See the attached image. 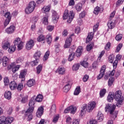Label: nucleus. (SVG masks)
I'll list each match as a JSON object with an SVG mask.
<instances>
[{
  "label": "nucleus",
  "instance_id": "nucleus-35",
  "mask_svg": "<svg viewBox=\"0 0 124 124\" xmlns=\"http://www.w3.org/2000/svg\"><path fill=\"white\" fill-rule=\"evenodd\" d=\"M74 58H75V53L73 52L69 55L68 60L70 62H71L73 60H74Z\"/></svg>",
  "mask_w": 124,
  "mask_h": 124
},
{
  "label": "nucleus",
  "instance_id": "nucleus-27",
  "mask_svg": "<svg viewBox=\"0 0 124 124\" xmlns=\"http://www.w3.org/2000/svg\"><path fill=\"white\" fill-rule=\"evenodd\" d=\"M12 93L10 91H6L4 94V97L5 99H7V100H10L12 98Z\"/></svg>",
  "mask_w": 124,
  "mask_h": 124
},
{
  "label": "nucleus",
  "instance_id": "nucleus-28",
  "mask_svg": "<svg viewBox=\"0 0 124 124\" xmlns=\"http://www.w3.org/2000/svg\"><path fill=\"white\" fill-rule=\"evenodd\" d=\"M43 100V96L41 94H39L35 98V102L41 103Z\"/></svg>",
  "mask_w": 124,
  "mask_h": 124
},
{
  "label": "nucleus",
  "instance_id": "nucleus-22",
  "mask_svg": "<svg viewBox=\"0 0 124 124\" xmlns=\"http://www.w3.org/2000/svg\"><path fill=\"white\" fill-rule=\"evenodd\" d=\"M46 42L48 44H50L52 42L53 38L51 33H48L46 36Z\"/></svg>",
  "mask_w": 124,
  "mask_h": 124
},
{
  "label": "nucleus",
  "instance_id": "nucleus-15",
  "mask_svg": "<svg viewBox=\"0 0 124 124\" xmlns=\"http://www.w3.org/2000/svg\"><path fill=\"white\" fill-rule=\"evenodd\" d=\"M2 47L4 50H7L8 49V52H9V49L11 46V43L8 40H4L2 44Z\"/></svg>",
  "mask_w": 124,
  "mask_h": 124
},
{
  "label": "nucleus",
  "instance_id": "nucleus-53",
  "mask_svg": "<svg viewBox=\"0 0 124 124\" xmlns=\"http://www.w3.org/2000/svg\"><path fill=\"white\" fill-rule=\"evenodd\" d=\"M30 64L32 65V66H34V65H37L38 62L37 59H35L34 61H31V62H30Z\"/></svg>",
  "mask_w": 124,
  "mask_h": 124
},
{
  "label": "nucleus",
  "instance_id": "nucleus-25",
  "mask_svg": "<svg viewBox=\"0 0 124 124\" xmlns=\"http://www.w3.org/2000/svg\"><path fill=\"white\" fill-rule=\"evenodd\" d=\"M95 106L96 103H95V102H92V103H90V104L88 105V109L89 110H93V108H94Z\"/></svg>",
  "mask_w": 124,
  "mask_h": 124
},
{
  "label": "nucleus",
  "instance_id": "nucleus-44",
  "mask_svg": "<svg viewBox=\"0 0 124 124\" xmlns=\"http://www.w3.org/2000/svg\"><path fill=\"white\" fill-rule=\"evenodd\" d=\"M4 16L7 19H9L10 23L12 18L10 12H6L4 14Z\"/></svg>",
  "mask_w": 124,
  "mask_h": 124
},
{
  "label": "nucleus",
  "instance_id": "nucleus-2",
  "mask_svg": "<svg viewBox=\"0 0 124 124\" xmlns=\"http://www.w3.org/2000/svg\"><path fill=\"white\" fill-rule=\"evenodd\" d=\"M14 45H11V47H10L8 49L9 53H13V52L16 50V46H17V49H18V50H21V49H23V42L22 41L20 37H16L14 41Z\"/></svg>",
  "mask_w": 124,
  "mask_h": 124
},
{
  "label": "nucleus",
  "instance_id": "nucleus-64",
  "mask_svg": "<svg viewBox=\"0 0 124 124\" xmlns=\"http://www.w3.org/2000/svg\"><path fill=\"white\" fill-rule=\"evenodd\" d=\"M90 124H97V121L95 119H92L90 120Z\"/></svg>",
  "mask_w": 124,
  "mask_h": 124
},
{
  "label": "nucleus",
  "instance_id": "nucleus-17",
  "mask_svg": "<svg viewBox=\"0 0 124 124\" xmlns=\"http://www.w3.org/2000/svg\"><path fill=\"white\" fill-rule=\"evenodd\" d=\"M41 55L42 52L41 51H40L39 50L36 51L33 55V57L34 58V59H36L37 60V64H38V62L40 61V59L41 58Z\"/></svg>",
  "mask_w": 124,
  "mask_h": 124
},
{
  "label": "nucleus",
  "instance_id": "nucleus-61",
  "mask_svg": "<svg viewBox=\"0 0 124 124\" xmlns=\"http://www.w3.org/2000/svg\"><path fill=\"white\" fill-rule=\"evenodd\" d=\"M10 23V20L9 19H6V20L4 21V26L5 27H7V26H8V25H9Z\"/></svg>",
  "mask_w": 124,
  "mask_h": 124
},
{
  "label": "nucleus",
  "instance_id": "nucleus-52",
  "mask_svg": "<svg viewBox=\"0 0 124 124\" xmlns=\"http://www.w3.org/2000/svg\"><path fill=\"white\" fill-rule=\"evenodd\" d=\"M23 83L21 82V83H19V84L16 86V89L18 90V91H21L22 89H23Z\"/></svg>",
  "mask_w": 124,
  "mask_h": 124
},
{
  "label": "nucleus",
  "instance_id": "nucleus-58",
  "mask_svg": "<svg viewBox=\"0 0 124 124\" xmlns=\"http://www.w3.org/2000/svg\"><path fill=\"white\" fill-rule=\"evenodd\" d=\"M4 84L5 85V86H6V85H8V84H9V79L8 78H7V77H5V78H4Z\"/></svg>",
  "mask_w": 124,
  "mask_h": 124
},
{
  "label": "nucleus",
  "instance_id": "nucleus-32",
  "mask_svg": "<svg viewBox=\"0 0 124 124\" xmlns=\"http://www.w3.org/2000/svg\"><path fill=\"white\" fill-rule=\"evenodd\" d=\"M35 83V81L34 79H29V80L27 81V85L29 87H32V86H34Z\"/></svg>",
  "mask_w": 124,
  "mask_h": 124
},
{
  "label": "nucleus",
  "instance_id": "nucleus-18",
  "mask_svg": "<svg viewBox=\"0 0 124 124\" xmlns=\"http://www.w3.org/2000/svg\"><path fill=\"white\" fill-rule=\"evenodd\" d=\"M44 111V107H40L37 109V111L36 113L37 117L40 118L42 116Z\"/></svg>",
  "mask_w": 124,
  "mask_h": 124
},
{
  "label": "nucleus",
  "instance_id": "nucleus-19",
  "mask_svg": "<svg viewBox=\"0 0 124 124\" xmlns=\"http://www.w3.org/2000/svg\"><path fill=\"white\" fill-rule=\"evenodd\" d=\"M16 27L13 25L10 26L8 28L6 29L5 31L7 33H13L16 30Z\"/></svg>",
  "mask_w": 124,
  "mask_h": 124
},
{
  "label": "nucleus",
  "instance_id": "nucleus-6",
  "mask_svg": "<svg viewBox=\"0 0 124 124\" xmlns=\"http://www.w3.org/2000/svg\"><path fill=\"white\" fill-rule=\"evenodd\" d=\"M50 9L51 7L50 5H45L42 9V12L46 14L42 19V22L45 25H48V13L49 12Z\"/></svg>",
  "mask_w": 124,
  "mask_h": 124
},
{
  "label": "nucleus",
  "instance_id": "nucleus-60",
  "mask_svg": "<svg viewBox=\"0 0 124 124\" xmlns=\"http://www.w3.org/2000/svg\"><path fill=\"white\" fill-rule=\"evenodd\" d=\"M89 78V76H88V75H85V76H84V77L82 78L83 81L84 82H86V81H88Z\"/></svg>",
  "mask_w": 124,
  "mask_h": 124
},
{
  "label": "nucleus",
  "instance_id": "nucleus-5",
  "mask_svg": "<svg viewBox=\"0 0 124 124\" xmlns=\"http://www.w3.org/2000/svg\"><path fill=\"white\" fill-rule=\"evenodd\" d=\"M75 16V13L73 10H71L69 11L68 10L66 9L64 11V14L63 15V19H67V22L68 23H71Z\"/></svg>",
  "mask_w": 124,
  "mask_h": 124
},
{
  "label": "nucleus",
  "instance_id": "nucleus-48",
  "mask_svg": "<svg viewBox=\"0 0 124 124\" xmlns=\"http://www.w3.org/2000/svg\"><path fill=\"white\" fill-rule=\"evenodd\" d=\"M93 45L94 44L93 43H90V44H88V45H87V51H90L91 50H92V49H93Z\"/></svg>",
  "mask_w": 124,
  "mask_h": 124
},
{
  "label": "nucleus",
  "instance_id": "nucleus-42",
  "mask_svg": "<svg viewBox=\"0 0 124 124\" xmlns=\"http://www.w3.org/2000/svg\"><path fill=\"white\" fill-rule=\"evenodd\" d=\"M123 46V43H119L116 47L115 52H119L120 50L122 49Z\"/></svg>",
  "mask_w": 124,
  "mask_h": 124
},
{
  "label": "nucleus",
  "instance_id": "nucleus-30",
  "mask_svg": "<svg viewBox=\"0 0 124 124\" xmlns=\"http://www.w3.org/2000/svg\"><path fill=\"white\" fill-rule=\"evenodd\" d=\"M43 65L42 64H38L37 66H36V73L37 74H40L41 73L42 69H43Z\"/></svg>",
  "mask_w": 124,
  "mask_h": 124
},
{
  "label": "nucleus",
  "instance_id": "nucleus-39",
  "mask_svg": "<svg viewBox=\"0 0 124 124\" xmlns=\"http://www.w3.org/2000/svg\"><path fill=\"white\" fill-rule=\"evenodd\" d=\"M45 39H46L45 36L43 34H40L37 37V41L39 42L43 41L44 40H45Z\"/></svg>",
  "mask_w": 124,
  "mask_h": 124
},
{
  "label": "nucleus",
  "instance_id": "nucleus-33",
  "mask_svg": "<svg viewBox=\"0 0 124 124\" xmlns=\"http://www.w3.org/2000/svg\"><path fill=\"white\" fill-rule=\"evenodd\" d=\"M57 72L59 74H64L65 72V68H64V67H58Z\"/></svg>",
  "mask_w": 124,
  "mask_h": 124
},
{
  "label": "nucleus",
  "instance_id": "nucleus-38",
  "mask_svg": "<svg viewBox=\"0 0 124 124\" xmlns=\"http://www.w3.org/2000/svg\"><path fill=\"white\" fill-rule=\"evenodd\" d=\"M81 92V88L80 86H78L77 88H76L74 94L75 95H79V93H80Z\"/></svg>",
  "mask_w": 124,
  "mask_h": 124
},
{
  "label": "nucleus",
  "instance_id": "nucleus-31",
  "mask_svg": "<svg viewBox=\"0 0 124 124\" xmlns=\"http://www.w3.org/2000/svg\"><path fill=\"white\" fill-rule=\"evenodd\" d=\"M114 94H112V93L108 94V98H107L108 102L109 103H111L112 102H113L114 100Z\"/></svg>",
  "mask_w": 124,
  "mask_h": 124
},
{
  "label": "nucleus",
  "instance_id": "nucleus-12",
  "mask_svg": "<svg viewBox=\"0 0 124 124\" xmlns=\"http://www.w3.org/2000/svg\"><path fill=\"white\" fill-rule=\"evenodd\" d=\"M27 73V71L26 69H22L20 70V73L19 75V78H21V82L23 84V82L25 81V77Z\"/></svg>",
  "mask_w": 124,
  "mask_h": 124
},
{
  "label": "nucleus",
  "instance_id": "nucleus-41",
  "mask_svg": "<svg viewBox=\"0 0 124 124\" xmlns=\"http://www.w3.org/2000/svg\"><path fill=\"white\" fill-rule=\"evenodd\" d=\"M80 64L81 65H83L84 67H88V66L89 65V63L87 61H82L81 62Z\"/></svg>",
  "mask_w": 124,
  "mask_h": 124
},
{
  "label": "nucleus",
  "instance_id": "nucleus-36",
  "mask_svg": "<svg viewBox=\"0 0 124 124\" xmlns=\"http://www.w3.org/2000/svg\"><path fill=\"white\" fill-rule=\"evenodd\" d=\"M49 54H50V51L47 50L46 52L43 57V61H44V62H46V61H47V59H48Z\"/></svg>",
  "mask_w": 124,
  "mask_h": 124
},
{
  "label": "nucleus",
  "instance_id": "nucleus-55",
  "mask_svg": "<svg viewBox=\"0 0 124 124\" xmlns=\"http://www.w3.org/2000/svg\"><path fill=\"white\" fill-rule=\"evenodd\" d=\"M110 46H111L110 42H107L106 46H105V48L106 49V50H107V51H108L110 49Z\"/></svg>",
  "mask_w": 124,
  "mask_h": 124
},
{
  "label": "nucleus",
  "instance_id": "nucleus-50",
  "mask_svg": "<svg viewBox=\"0 0 124 124\" xmlns=\"http://www.w3.org/2000/svg\"><path fill=\"white\" fill-rule=\"evenodd\" d=\"M123 36V35L122 34H117L115 36V39L117 40V41H120L121 39H122Z\"/></svg>",
  "mask_w": 124,
  "mask_h": 124
},
{
  "label": "nucleus",
  "instance_id": "nucleus-51",
  "mask_svg": "<svg viewBox=\"0 0 124 124\" xmlns=\"http://www.w3.org/2000/svg\"><path fill=\"white\" fill-rule=\"evenodd\" d=\"M80 66V63H75L73 66V70H78L79 69V67Z\"/></svg>",
  "mask_w": 124,
  "mask_h": 124
},
{
  "label": "nucleus",
  "instance_id": "nucleus-21",
  "mask_svg": "<svg viewBox=\"0 0 124 124\" xmlns=\"http://www.w3.org/2000/svg\"><path fill=\"white\" fill-rule=\"evenodd\" d=\"M115 26H116L115 22H113V21H112L111 19H110L108 21V29H114Z\"/></svg>",
  "mask_w": 124,
  "mask_h": 124
},
{
  "label": "nucleus",
  "instance_id": "nucleus-10",
  "mask_svg": "<svg viewBox=\"0 0 124 124\" xmlns=\"http://www.w3.org/2000/svg\"><path fill=\"white\" fill-rule=\"evenodd\" d=\"M15 62H12L11 64H9V65H8V69H11V68H13V72L15 73V72H16L17 70H18L20 67V65L19 64H17L16 66H15Z\"/></svg>",
  "mask_w": 124,
  "mask_h": 124
},
{
  "label": "nucleus",
  "instance_id": "nucleus-59",
  "mask_svg": "<svg viewBox=\"0 0 124 124\" xmlns=\"http://www.w3.org/2000/svg\"><path fill=\"white\" fill-rule=\"evenodd\" d=\"M124 1V0H118L116 2V6H119L121 4H122Z\"/></svg>",
  "mask_w": 124,
  "mask_h": 124
},
{
  "label": "nucleus",
  "instance_id": "nucleus-43",
  "mask_svg": "<svg viewBox=\"0 0 124 124\" xmlns=\"http://www.w3.org/2000/svg\"><path fill=\"white\" fill-rule=\"evenodd\" d=\"M100 9L101 8L100 7H99V6H96V7H95L93 11L94 14H95L96 15H98L100 11Z\"/></svg>",
  "mask_w": 124,
  "mask_h": 124
},
{
  "label": "nucleus",
  "instance_id": "nucleus-24",
  "mask_svg": "<svg viewBox=\"0 0 124 124\" xmlns=\"http://www.w3.org/2000/svg\"><path fill=\"white\" fill-rule=\"evenodd\" d=\"M9 61V58L6 56L3 57L2 58V62L3 66H6L7 65H8Z\"/></svg>",
  "mask_w": 124,
  "mask_h": 124
},
{
  "label": "nucleus",
  "instance_id": "nucleus-3",
  "mask_svg": "<svg viewBox=\"0 0 124 124\" xmlns=\"http://www.w3.org/2000/svg\"><path fill=\"white\" fill-rule=\"evenodd\" d=\"M114 99L116 101V106L118 108H121L123 106L124 102V97L122 96V91L118 90L114 94Z\"/></svg>",
  "mask_w": 124,
  "mask_h": 124
},
{
  "label": "nucleus",
  "instance_id": "nucleus-8",
  "mask_svg": "<svg viewBox=\"0 0 124 124\" xmlns=\"http://www.w3.org/2000/svg\"><path fill=\"white\" fill-rule=\"evenodd\" d=\"M13 117L11 116H8V117H5V116H0V124H11L14 121Z\"/></svg>",
  "mask_w": 124,
  "mask_h": 124
},
{
  "label": "nucleus",
  "instance_id": "nucleus-49",
  "mask_svg": "<svg viewBox=\"0 0 124 124\" xmlns=\"http://www.w3.org/2000/svg\"><path fill=\"white\" fill-rule=\"evenodd\" d=\"M77 109V108L76 107H70V111L71 113H72L73 114H74L76 112V110Z\"/></svg>",
  "mask_w": 124,
  "mask_h": 124
},
{
  "label": "nucleus",
  "instance_id": "nucleus-13",
  "mask_svg": "<svg viewBox=\"0 0 124 124\" xmlns=\"http://www.w3.org/2000/svg\"><path fill=\"white\" fill-rule=\"evenodd\" d=\"M106 69V65H102L100 70L99 75H98V76L97 77V79H101V78L103 77L104 75H105V74Z\"/></svg>",
  "mask_w": 124,
  "mask_h": 124
},
{
  "label": "nucleus",
  "instance_id": "nucleus-54",
  "mask_svg": "<svg viewBox=\"0 0 124 124\" xmlns=\"http://www.w3.org/2000/svg\"><path fill=\"white\" fill-rule=\"evenodd\" d=\"M98 66V62L97 61H94L93 63V67L94 69L97 68Z\"/></svg>",
  "mask_w": 124,
  "mask_h": 124
},
{
  "label": "nucleus",
  "instance_id": "nucleus-11",
  "mask_svg": "<svg viewBox=\"0 0 124 124\" xmlns=\"http://www.w3.org/2000/svg\"><path fill=\"white\" fill-rule=\"evenodd\" d=\"M74 34H71L69 37H67L65 41L64 47L65 48H69L71 45V42L72 41V36Z\"/></svg>",
  "mask_w": 124,
  "mask_h": 124
},
{
  "label": "nucleus",
  "instance_id": "nucleus-20",
  "mask_svg": "<svg viewBox=\"0 0 124 124\" xmlns=\"http://www.w3.org/2000/svg\"><path fill=\"white\" fill-rule=\"evenodd\" d=\"M83 51V47L82 46H79L78 48L77 49V51L76 52V56H77V57H80Z\"/></svg>",
  "mask_w": 124,
  "mask_h": 124
},
{
  "label": "nucleus",
  "instance_id": "nucleus-1",
  "mask_svg": "<svg viewBox=\"0 0 124 124\" xmlns=\"http://www.w3.org/2000/svg\"><path fill=\"white\" fill-rule=\"evenodd\" d=\"M35 102V96L32 97V98H31L29 101V108L24 113V119H26L28 121H31V120H32L33 119L32 113L34 110Z\"/></svg>",
  "mask_w": 124,
  "mask_h": 124
},
{
  "label": "nucleus",
  "instance_id": "nucleus-45",
  "mask_svg": "<svg viewBox=\"0 0 124 124\" xmlns=\"http://www.w3.org/2000/svg\"><path fill=\"white\" fill-rule=\"evenodd\" d=\"M23 61L24 58H23V57H19V58H17V59H16V63H21L23 62Z\"/></svg>",
  "mask_w": 124,
  "mask_h": 124
},
{
  "label": "nucleus",
  "instance_id": "nucleus-37",
  "mask_svg": "<svg viewBox=\"0 0 124 124\" xmlns=\"http://www.w3.org/2000/svg\"><path fill=\"white\" fill-rule=\"evenodd\" d=\"M82 8V4L81 2H79L76 5V9L77 11H81Z\"/></svg>",
  "mask_w": 124,
  "mask_h": 124
},
{
  "label": "nucleus",
  "instance_id": "nucleus-46",
  "mask_svg": "<svg viewBox=\"0 0 124 124\" xmlns=\"http://www.w3.org/2000/svg\"><path fill=\"white\" fill-rule=\"evenodd\" d=\"M114 80V78H110L108 79V85L109 87H111V86H112Z\"/></svg>",
  "mask_w": 124,
  "mask_h": 124
},
{
  "label": "nucleus",
  "instance_id": "nucleus-16",
  "mask_svg": "<svg viewBox=\"0 0 124 124\" xmlns=\"http://www.w3.org/2000/svg\"><path fill=\"white\" fill-rule=\"evenodd\" d=\"M34 45V40H33L32 39H30L27 42V43H26V49H27L28 50H30L33 47Z\"/></svg>",
  "mask_w": 124,
  "mask_h": 124
},
{
  "label": "nucleus",
  "instance_id": "nucleus-63",
  "mask_svg": "<svg viewBox=\"0 0 124 124\" xmlns=\"http://www.w3.org/2000/svg\"><path fill=\"white\" fill-rule=\"evenodd\" d=\"M86 15V12L85 11H82L81 13L79 14V17L80 18H83L85 17Z\"/></svg>",
  "mask_w": 124,
  "mask_h": 124
},
{
  "label": "nucleus",
  "instance_id": "nucleus-29",
  "mask_svg": "<svg viewBox=\"0 0 124 124\" xmlns=\"http://www.w3.org/2000/svg\"><path fill=\"white\" fill-rule=\"evenodd\" d=\"M70 88H71V85H70V83H67L65 85V86L63 88V92H65V93H67V92L70 90Z\"/></svg>",
  "mask_w": 124,
  "mask_h": 124
},
{
  "label": "nucleus",
  "instance_id": "nucleus-26",
  "mask_svg": "<svg viewBox=\"0 0 124 124\" xmlns=\"http://www.w3.org/2000/svg\"><path fill=\"white\" fill-rule=\"evenodd\" d=\"M81 108L82 109L79 114L80 116H83V115H84V113L86 112V110L87 108V105L86 104L83 105L82 107H81Z\"/></svg>",
  "mask_w": 124,
  "mask_h": 124
},
{
  "label": "nucleus",
  "instance_id": "nucleus-40",
  "mask_svg": "<svg viewBox=\"0 0 124 124\" xmlns=\"http://www.w3.org/2000/svg\"><path fill=\"white\" fill-rule=\"evenodd\" d=\"M97 118L99 122H101L102 121H103L104 118L103 114L98 113L97 116Z\"/></svg>",
  "mask_w": 124,
  "mask_h": 124
},
{
  "label": "nucleus",
  "instance_id": "nucleus-14",
  "mask_svg": "<svg viewBox=\"0 0 124 124\" xmlns=\"http://www.w3.org/2000/svg\"><path fill=\"white\" fill-rule=\"evenodd\" d=\"M52 21L54 23H56L59 20V16L55 10H52Z\"/></svg>",
  "mask_w": 124,
  "mask_h": 124
},
{
  "label": "nucleus",
  "instance_id": "nucleus-7",
  "mask_svg": "<svg viewBox=\"0 0 124 124\" xmlns=\"http://www.w3.org/2000/svg\"><path fill=\"white\" fill-rule=\"evenodd\" d=\"M99 26V22L96 23V24H95V25L93 26V32L92 31L91 32H89L88 33V36L86 39L87 43L89 42L90 41H91V40H92L94 36V32H95V31H97Z\"/></svg>",
  "mask_w": 124,
  "mask_h": 124
},
{
  "label": "nucleus",
  "instance_id": "nucleus-47",
  "mask_svg": "<svg viewBox=\"0 0 124 124\" xmlns=\"http://www.w3.org/2000/svg\"><path fill=\"white\" fill-rule=\"evenodd\" d=\"M54 29V26L52 25H48L46 27V30L49 31H52Z\"/></svg>",
  "mask_w": 124,
  "mask_h": 124
},
{
  "label": "nucleus",
  "instance_id": "nucleus-34",
  "mask_svg": "<svg viewBox=\"0 0 124 124\" xmlns=\"http://www.w3.org/2000/svg\"><path fill=\"white\" fill-rule=\"evenodd\" d=\"M107 93V90L105 88L101 89L100 92V98H103L106 95Z\"/></svg>",
  "mask_w": 124,
  "mask_h": 124
},
{
  "label": "nucleus",
  "instance_id": "nucleus-57",
  "mask_svg": "<svg viewBox=\"0 0 124 124\" xmlns=\"http://www.w3.org/2000/svg\"><path fill=\"white\" fill-rule=\"evenodd\" d=\"M60 118L59 115H57L56 116H54L53 119V123H57Z\"/></svg>",
  "mask_w": 124,
  "mask_h": 124
},
{
  "label": "nucleus",
  "instance_id": "nucleus-23",
  "mask_svg": "<svg viewBox=\"0 0 124 124\" xmlns=\"http://www.w3.org/2000/svg\"><path fill=\"white\" fill-rule=\"evenodd\" d=\"M17 84L16 81H11L10 83V89L11 90H16L17 88Z\"/></svg>",
  "mask_w": 124,
  "mask_h": 124
},
{
  "label": "nucleus",
  "instance_id": "nucleus-62",
  "mask_svg": "<svg viewBox=\"0 0 124 124\" xmlns=\"http://www.w3.org/2000/svg\"><path fill=\"white\" fill-rule=\"evenodd\" d=\"M51 111H53L54 112H56V105H52L51 108Z\"/></svg>",
  "mask_w": 124,
  "mask_h": 124
},
{
  "label": "nucleus",
  "instance_id": "nucleus-9",
  "mask_svg": "<svg viewBox=\"0 0 124 124\" xmlns=\"http://www.w3.org/2000/svg\"><path fill=\"white\" fill-rule=\"evenodd\" d=\"M35 6L36 2H35V1H30L28 4V6L26 7L25 9L26 13H27V14H30V13L33 12L35 8Z\"/></svg>",
  "mask_w": 124,
  "mask_h": 124
},
{
  "label": "nucleus",
  "instance_id": "nucleus-4",
  "mask_svg": "<svg viewBox=\"0 0 124 124\" xmlns=\"http://www.w3.org/2000/svg\"><path fill=\"white\" fill-rule=\"evenodd\" d=\"M116 108V105H112L111 107V105L110 104H108L106 105L105 108L106 111H108L111 115V117L113 119H115L117 117V115L118 114L119 111H116L113 113L114 110H115Z\"/></svg>",
  "mask_w": 124,
  "mask_h": 124
},
{
  "label": "nucleus",
  "instance_id": "nucleus-56",
  "mask_svg": "<svg viewBox=\"0 0 124 124\" xmlns=\"http://www.w3.org/2000/svg\"><path fill=\"white\" fill-rule=\"evenodd\" d=\"M114 59H115V56H113V55H110L108 57V62H113Z\"/></svg>",
  "mask_w": 124,
  "mask_h": 124
}]
</instances>
